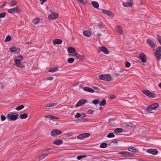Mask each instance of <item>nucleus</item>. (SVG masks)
Here are the masks:
<instances>
[{"mask_svg":"<svg viewBox=\"0 0 161 161\" xmlns=\"http://www.w3.org/2000/svg\"><path fill=\"white\" fill-rule=\"evenodd\" d=\"M81 114L80 113H77L76 115L75 116V117L76 118H78L80 117H81Z\"/></svg>","mask_w":161,"mask_h":161,"instance_id":"09e8293b","label":"nucleus"},{"mask_svg":"<svg viewBox=\"0 0 161 161\" xmlns=\"http://www.w3.org/2000/svg\"><path fill=\"white\" fill-rule=\"evenodd\" d=\"M118 141V140L117 139H114L112 140V142H111V143H117Z\"/></svg>","mask_w":161,"mask_h":161,"instance_id":"13d9d810","label":"nucleus"},{"mask_svg":"<svg viewBox=\"0 0 161 161\" xmlns=\"http://www.w3.org/2000/svg\"><path fill=\"white\" fill-rule=\"evenodd\" d=\"M11 40V37L10 35H8L5 40V42H9Z\"/></svg>","mask_w":161,"mask_h":161,"instance_id":"79ce46f5","label":"nucleus"},{"mask_svg":"<svg viewBox=\"0 0 161 161\" xmlns=\"http://www.w3.org/2000/svg\"><path fill=\"white\" fill-rule=\"evenodd\" d=\"M94 113V111L92 109H90L87 111V113L89 114H93Z\"/></svg>","mask_w":161,"mask_h":161,"instance_id":"5fc2aeb1","label":"nucleus"},{"mask_svg":"<svg viewBox=\"0 0 161 161\" xmlns=\"http://www.w3.org/2000/svg\"><path fill=\"white\" fill-rule=\"evenodd\" d=\"M58 13L54 12L51 13L48 16V18L50 20L55 19L58 17Z\"/></svg>","mask_w":161,"mask_h":161,"instance_id":"6e6552de","label":"nucleus"},{"mask_svg":"<svg viewBox=\"0 0 161 161\" xmlns=\"http://www.w3.org/2000/svg\"><path fill=\"white\" fill-rule=\"evenodd\" d=\"M124 73H119L118 72L117 73H116L115 75V76H122L123 75H124Z\"/></svg>","mask_w":161,"mask_h":161,"instance_id":"4d7b16f0","label":"nucleus"},{"mask_svg":"<svg viewBox=\"0 0 161 161\" xmlns=\"http://www.w3.org/2000/svg\"><path fill=\"white\" fill-rule=\"evenodd\" d=\"M81 118H84V117H86V114L83 113H81Z\"/></svg>","mask_w":161,"mask_h":161,"instance_id":"680f3d73","label":"nucleus"},{"mask_svg":"<svg viewBox=\"0 0 161 161\" xmlns=\"http://www.w3.org/2000/svg\"><path fill=\"white\" fill-rule=\"evenodd\" d=\"M6 14L5 12H2L0 13V18H3L5 17Z\"/></svg>","mask_w":161,"mask_h":161,"instance_id":"49530a36","label":"nucleus"},{"mask_svg":"<svg viewBox=\"0 0 161 161\" xmlns=\"http://www.w3.org/2000/svg\"><path fill=\"white\" fill-rule=\"evenodd\" d=\"M53 42L54 44H59L62 43V41L60 39L56 38L53 40Z\"/></svg>","mask_w":161,"mask_h":161,"instance_id":"aec40b11","label":"nucleus"},{"mask_svg":"<svg viewBox=\"0 0 161 161\" xmlns=\"http://www.w3.org/2000/svg\"><path fill=\"white\" fill-rule=\"evenodd\" d=\"M157 39L158 42H159L160 44L161 45V38L160 37L158 38Z\"/></svg>","mask_w":161,"mask_h":161,"instance_id":"774afa93","label":"nucleus"},{"mask_svg":"<svg viewBox=\"0 0 161 161\" xmlns=\"http://www.w3.org/2000/svg\"><path fill=\"white\" fill-rule=\"evenodd\" d=\"M129 2L124 3L123 4V6L125 7H132L133 6V3L132 0H128Z\"/></svg>","mask_w":161,"mask_h":161,"instance_id":"2eb2a0df","label":"nucleus"},{"mask_svg":"<svg viewBox=\"0 0 161 161\" xmlns=\"http://www.w3.org/2000/svg\"><path fill=\"white\" fill-rule=\"evenodd\" d=\"M99 78L100 80L109 81L112 80V77L109 74L101 75L99 76Z\"/></svg>","mask_w":161,"mask_h":161,"instance_id":"f03ea898","label":"nucleus"},{"mask_svg":"<svg viewBox=\"0 0 161 161\" xmlns=\"http://www.w3.org/2000/svg\"><path fill=\"white\" fill-rule=\"evenodd\" d=\"M115 98V96L114 95H111L109 97L110 99H113Z\"/></svg>","mask_w":161,"mask_h":161,"instance_id":"338daca9","label":"nucleus"},{"mask_svg":"<svg viewBox=\"0 0 161 161\" xmlns=\"http://www.w3.org/2000/svg\"><path fill=\"white\" fill-rule=\"evenodd\" d=\"M17 3L15 0H12L10 3V6L11 7L14 6L17 4Z\"/></svg>","mask_w":161,"mask_h":161,"instance_id":"ea45409f","label":"nucleus"},{"mask_svg":"<svg viewBox=\"0 0 161 161\" xmlns=\"http://www.w3.org/2000/svg\"><path fill=\"white\" fill-rule=\"evenodd\" d=\"M152 106L153 110H154L158 108L159 106V104L158 103H154L150 105Z\"/></svg>","mask_w":161,"mask_h":161,"instance_id":"473e14b6","label":"nucleus"},{"mask_svg":"<svg viewBox=\"0 0 161 161\" xmlns=\"http://www.w3.org/2000/svg\"><path fill=\"white\" fill-rule=\"evenodd\" d=\"M110 18H112L114 16V14L112 12L108 11V13L106 14Z\"/></svg>","mask_w":161,"mask_h":161,"instance_id":"58836bf2","label":"nucleus"},{"mask_svg":"<svg viewBox=\"0 0 161 161\" xmlns=\"http://www.w3.org/2000/svg\"><path fill=\"white\" fill-rule=\"evenodd\" d=\"M57 104L56 103H48L46 105V107L47 108L52 107L56 106Z\"/></svg>","mask_w":161,"mask_h":161,"instance_id":"c9c22d12","label":"nucleus"},{"mask_svg":"<svg viewBox=\"0 0 161 161\" xmlns=\"http://www.w3.org/2000/svg\"><path fill=\"white\" fill-rule=\"evenodd\" d=\"M59 68L57 67H55L50 68L48 71L49 72H54L58 70Z\"/></svg>","mask_w":161,"mask_h":161,"instance_id":"5701e85b","label":"nucleus"},{"mask_svg":"<svg viewBox=\"0 0 161 161\" xmlns=\"http://www.w3.org/2000/svg\"><path fill=\"white\" fill-rule=\"evenodd\" d=\"M108 146V144L105 142L102 143L100 145V147L101 148H106Z\"/></svg>","mask_w":161,"mask_h":161,"instance_id":"e433bc0d","label":"nucleus"},{"mask_svg":"<svg viewBox=\"0 0 161 161\" xmlns=\"http://www.w3.org/2000/svg\"><path fill=\"white\" fill-rule=\"evenodd\" d=\"M53 79V77H48L47 78V80H52Z\"/></svg>","mask_w":161,"mask_h":161,"instance_id":"69168bd1","label":"nucleus"},{"mask_svg":"<svg viewBox=\"0 0 161 161\" xmlns=\"http://www.w3.org/2000/svg\"><path fill=\"white\" fill-rule=\"evenodd\" d=\"M63 142V140L62 139H56L53 141V143L58 145H60Z\"/></svg>","mask_w":161,"mask_h":161,"instance_id":"6ab92c4d","label":"nucleus"},{"mask_svg":"<svg viewBox=\"0 0 161 161\" xmlns=\"http://www.w3.org/2000/svg\"><path fill=\"white\" fill-rule=\"evenodd\" d=\"M115 136V135L113 133H110L108 134L107 137L108 138H113Z\"/></svg>","mask_w":161,"mask_h":161,"instance_id":"a18cd8bd","label":"nucleus"},{"mask_svg":"<svg viewBox=\"0 0 161 161\" xmlns=\"http://www.w3.org/2000/svg\"><path fill=\"white\" fill-rule=\"evenodd\" d=\"M91 3L92 5L96 8H98L99 6V3L97 2L92 1Z\"/></svg>","mask_w":161,"mask_h":161,"instance_id":"c85d7f7f","label":"nucleus"},{"mask_svg":"<svg viewBox=\"0 0 161 161\" xmlns=\"http://www.w3.org/2000/svg\"><path fill=\"white\" fill-rule=\"evenodd\" d=\"M124 69H121L119 71H118V72L119 73H124Z\"/></svg>","mask_w":161,"mask_h":161,"instance_id":"e2e57ef3","label":"nucleus"},{"mask_svg":"<svg viewBox=\"0 0 161 161\" xmlns=\"http://www.w3.org/2000/svg\"><path fill=\"white\" fill-rule=\"evenodd\" d=\"M28 117V114L27 113H24L21 114L19 116V117L21 119H25Z\"/></svg>","mask_w":161,"mask_h":161,"instance_id":"2f4dec72","label":"nucleus"},{"mask_svg":"<svg viewBox=\"0 0 161 161\" xmlns=\"http://www.w3.org/2000/svg\"><path fill=\"white\" fill-rule=\"evenodd\" d=\"M40 21V19L39 18H35L34 19L33 22L35 24H37Z\"/></svg>","mask_w":161,"mask_h":161,"instance_id":"c03bdc74","label":"nucleus"},{"mask_svg":"<svg viewBox=\"0 0 161 161\" xmlns=\"http://www.w3.org/2000/svg\"><path fill=\"white\" fill-rule=\"evenodd\" d=\"M102 12L104 14H105L106 15V14L108 13V11L106 10L105 9H102Z\"/></svg>","mask_w":161,"mask_h":161,"instance_id":"bf43d9fd","label":"nucleus"},{"mask_svg":"<svg viewBox=\"0 0 161 161\" xmlns=\"http://www.w3.org/2000/svg\"><path fill=\"white\" fill-rule=\"evenodd\" d=\"M139 58L141 60L142 62L143 63H145L147 61V57L144 53L140 54L139 56Z\"/></svg>","mask_w":161,"mask_h":161,"instance_id":"ddd939ff","label":"nucleus"},{"mask_svg":"<svg viewBox=\"0 0 161 161\" xmlns=\"http://www.w3.org/2000/svg\"><path fill=\"white\" fill-rule=\"evenodd\" d=\"M91 134L89 133H84L79 135L77 136V138L82 139L84 138L90 136Z\"/></svg>","mask_w":161,"mask_h":161,"instance_id":"9d476101","label":"nucleus"},{"mask_svg":"<svg viewBox=\"0 0 161 161\" xmlns=\"http://www.w3.org/2000/svg\"><path fill=\"white\" fill-rule=\"evenodd\" d=\"M47 0H40V1L41 2L40 3L41 4H43L44 3V2H46Z\"/></svg>","mask_w":161,"mask_h":161,"instance_id":"0e129e2a","label":"nucleus"},{"mask_svg":"<svg viewBox=\"0 0 161 161\" xmlns=\"http://www.w3.org/2000/svg\"><path fill=\"white\" fill-rule=\"evenodd\" d=\"M80 121L81 122H85L87 121L88 119H87L84 118H80Z\"/></svg>","mask_w":161,"mask_h":161,"instance_id":"8fccbe9b","label":"nucleus"},{"mask_svg":"<svg viewBox=\"0 0 161 161\" xmlns=\"http://www.w3.org/2000/svg\"><path fill=\"white\" fill-rule=\"evenodd\" d=\"M123 130V129L121 128H118L115 129L114 132L115 134H118L122 132Z\"/></svg>","mask_w":161,"mask_h":161,"instance_id":"cd10ccee","label":"nucleus"},{"mask_svg":"<svg viewBox=\"0 0 161 161\" xmlns=\"http://www.w3.org/2000/svg\"><path fill=\"white\" fill-rule=\"evenodd\" d=\"M19 114L15 113H12L8 114L7 115V117L10 121H14L18 118Z\"/></svg>","mask_w":161,"mask_h":161,"instance_id":"f257e3e1","label":"nucleus"},{"mask_svg":"<svg viewBox=\"0 0 161 161\" xmlns=\"http://www.w3.org/2000/svg\"><path fill=\"white\" fill-rule=\"evenodd\" d=\"M8 12L10 13L14 14L15 13H20L21 12V10L18 7L12 8L9 9L8 10Z\"/></svg>","mask_w":161,"mask_h":161,"instance_id":"423d86ee","label":"nucleus"},{"mask_svg":"<svg viewBox=\"0 0 161 161\" xmlns=\"http://www.w3.org/2000/svg\"><path fill=\"white\" fill-rule=\"evenodd\" d=\"M99 52H102L106 54L109 53L108 49L104 46H102L99 47Z\"/></svg>","mask_w":161,"mask_h":161,"instance_id":"dca6fc26","label":"nucleus"},{"mask_svg":"<svg viewBox=\"0 0 161 161\" xmlns=\"http://www.w3.org/2000/svg\"><path fill=\"white\" fill-rule=\"evenodd\" d=\"M99 100L98 99H94L92 102V103L95 105H97L99 103Z\"/></svg>","mask_w":161,"mask_h":161,"instance_id":"4c0bfd02","label":"nucleus"},{"mask_svg":"<svg viewBox=\"0 0 161 161\" xmlns=\"http://www.w3.org/2000/svg\"><path fill=\"white\" fill-rule=\"evenodd\" d=\"M71 56L75 57L76 59H80L82 60L84 58V55H80L77 53H75L74 54L72 55Z\"/></svg>","mask_w":161,"mask_h":161,"instance_id":"4468645a","label":"nucleus"},{"mask_svg":"<svg viewBox=\"0 0 161 161\" xmlns=\"http://www.w3.org/2000/svg\"><path fill=\"white\" fill-rule=\"evenodd\" d=\"M147 42L152 48H154L156 46L154 42L150 39H147Z\"/></svg>","mask_w":161,"mask_h":161,"instance_id":"f3484780","label":"nucleus"},{"mask_svg":"<svg viewBox=\"0 0 161 161\" xmlns=\"http://www.w3.org/2000/svg\"><path fill=\"white\" fill-rule=\"evenodd\" d=\"M84 91L91 93L94 92L95 91L91 87H85L83 88Z\"/></svg>","mask_w":161,"mask_h":161,"instance_id":"a211bd4d","label":"nucleus"},{"mask_svg":"<svg viewBox=\"0 0 161 161\" xmlns=\"http://www.w3.org/2000/svg\"><path fill=\"white\" fill-rule=\"evenodd\" d=\"M161 47H157L154 53L157 60H159L161 58Z\"/></svg>","mask_w":161,"mask_h":161,"instance_id":"7ed1b4c3","label":"nucleus"},{"mask_svg":"<svg viewBox=\"0 0 161 161\" xmlns=\"http://www.w3.org/2000/svg\"><path fill=\"white\" fill-rule=\"evenodd\" d=\"M87 102V100L86 99H81L79 100L77 103L76 104V107H78L81 105H82Z\"/></svg>","mask_w":161,"mask_h":161,"instance_id":"9b49d317","label":"nucleus"},{"mask_svg":"<svg viewBox=\"0 0 161 161\" xmlns=\"http://www.w3.org/2000/svg\"><path fill=\"white\" fill-rule=\"evenodd\" d=\"M14 61L15 64L18 67L20 68H23L25 67V65L23 63L21 62V60L19 59H18L17 57H15L14 58Z\"/></svg>","mask_w":161,"mask_h":161,"instance_id":"0eeeda50","label":"nucleus"},{"mask_svg":"<svg viewBox=\"0 0 161 161\" xmlns=\"http://www.w3.org/2000/svg\"><path fill=\"white\" fill-rule=\"evenodd\" d=\"M62 133V131L61 130H58L57 129H54L51 131L50 134L53 136H56Z\"/></svg>","mask_w":161,"mask_h":161,"instance_id":"1a4fd4ad","label":"nucleus"},{"mask_svg":"<svg viewBox=\"0 0 161 161\" xmlns=\"http://www.w3.org/2000/svg\"><path fill=\"white\" fill-rule=\"evenodd\" d=\"M49 154V153H42L38 158L39 160H40L43 159L46 157Z\"/></svg>","mask_w":161,"mask_h":161,"instance_id":"bb28decb","label":"nucleus"},{"mask_svg":"<svg viewBox=\"0 0 161 161\" xmlns=\"http://www.w3.org/2000/svg\"><path fill=\"white\" fill-rule=\"evenodd\" d=\"M6 117L4 115H2L1 116V120L2 121H4L6 119Z\"/></svg>","mask_w":161,"mask_h":161,"instance_id":"864d4df0","label":"nucleus"},{"mask_svg":"<svg viewBox=\"0 0 161 161\" xmlns=\"http://www.w3.org/2000/svg\"><path fill=\"white\" fill-rule=\"evenodd\" d=\"M45 117L48 118H49V119H59V118H58L57 117H55L53 115H46L45 116Z\"/></svg>","mask_w":161,"mask_h":161,"instance_id":"7c9ffc66","label":"nucleus"},{"mask_svg":"<svg viewBox=\"0 0 161 161\" xmlns=\"http://www.w3.org/2000/svg\"><path fill=\"white\" fill-rule=\"evenodd\" d=\"M86 156L85 155H81L78 156L77 157V159L78 160H80L83 158L86 157Z\"/></svg>","mask_w":161,"mask_h":161,"instance_id":"37998d69","label":"nucleus"},{"mask_svg":"<svg viewBox=\"0 0 161 161\" xmlns=\"http://www.w3.org/2000/svg\"><path fill=\"white\" fill-rule=\"evenodd\" d=\"M99 32L98 31V29L97 28H94L93 30V33L96 36H97L99 37H100L101 35V34L98 33Z\"/></svg>","mask_w":161,"mask_h":161,"instance_id":"393cba45","label":"nucleus"},{"mask_svg":"<svg viewBox=\"0 0 161 161\" xmlns=\"http://www.w3.org/2000/svg\"><path fill=\"white\" fill-rule=\"evenodd\" d=\"M18 48L14 46H13L11 47L10 48L9 51L11 53H15L16 52L17 53H19V51L17 52Z\"/></svg>","mask_w":161,"mask_h":161,"instance_id":"b1692460","label":"nucleus"},{"mask_svg":"<svg viewBox=\"0 0 161 161\" xmlns=\"http://www.w3.org/2000/svg\"><path fill=\"white\" fill-rule=\"evenodd\" d=\"M135 126V125L132 123H130L128 124L125 125V127L128 129H130L131 128Z\"/></svg>","mask_w":161,"mask_h":161,"instance_id":"c756f323","label":"nucleus"},{"mask_svg":"<svg viewBox=\"0 0 161 161\" xmlns=\"http://www.w3.org/2000/svg\"><path fill=\"white\" fill-rule=\"evenodd\" d=\"M146 110L147 111H152L153 110V108H152V106L150 105L147 106V108Z\"/></svg>","mask_w":161,"mask_h":161,"instance_id":"603ef678","label":"nucleus"},{"mask_svg":"<svg viewBox=\"0 0 161 161\" xmlns=\"http://www.w3.org/2000/svg\"><path fill=\"white\" fill-rule=\"evenodd\" d=\"M142 92L147 96L150 98H154L156 97L155 94L151 92L150 91L147 90H143L142 91Z\"/></svg>","mask_w":161,"mask_h":161,"instance_id":"39448f33","label":"nucleus"},{"mask_svg":"<svg viewBox=\"0 0 161 161\" xmlns=\"http://www.w3.org/2000/svg\"><path fill=\"white\" fill-rule=\"evenodd\" d=\"M50 150H51V149L47 148L46 149H44L43 151V152L45 153L49 151Z\"/></svg>","mask_w":161,"mask_h":161,"instance_id":"052dcab7","label":"nucleus"},{"mask_svg":"<svg viewBox=\"0 0 161 161\" xmlns=\"http://www.w3.org/2000/svg\"><path fill=\"white\" fill-rule=\"evenodd\" d=\"M99 104L100 106H104L106 104V100L105 99H103L102 101H99Z\"/></svg>","mask_w":161,"mask_h":161,"instance_id":"72a5a7b5","label":"nucleus"},{"mask_svg":"<svg viewBox=\"0 0 161 161\" xmlns=\"http://www.w3.org/2000/svg\"><path fill=\"white\" fill-rule=\"evenodd\" d=\"M147 152L149 153L152 154L153 155H156L158 153L157 150L153 148H150L147 150Z\"/></svg>","mask_w":161,"mask_h":161,"instance_id":"f8f14e48","label":"nucleus"},{"mask_svg":"<svg viewBox=\"0 0 161 161\" xmlns=\"http://www.w3.org/2000/svg\"><path fill=\"white\" fill-rule=\"evenodd\" d=\"M117 32H118L120 34H122L123 33L122 27L119 26H117Z\"/></svg>","mask_w":161,"mask_h":161,"instance_id":"f704fd0d","label":"nucleus"},{"mask_svg":"<svg viewBox=\"0 0 161 161\" xmlns=\"http://www.w3.org/2000/svg\"><path fill=\"white\" fill-rule=\"evenodd\" d=\"M25 106L23 105H21L19 106H18L15 109L18 111H19L21 110V109H23L24 108Z\"/></svg>","mask_w":161,"mask_h":161,"instance_id":"a19ab883","label":"nucleus"},{"mask_svg":"<svg viewBox=\"0 0 161 161\" xmlns=\"http://www.w3.org/2000/svg\"><path fill=\"white\" fill-rule=\"evenodd\" d=\"M68 53H75L76 50L75 49L72 47H69L68 49Z\"/></svg>","mask_w":161,"mask_h":161,"instance_id":"412c9836","label":"nucleus"},{"mask_svg":"<svg viewBox=\"0 0 161 161\" xmlns=\"http://www.w3.org/2000/svg\"><path fill=\"white\" fill-rule=\"evenodd\" d=\"M83 34L87 37H90L92 35V33L89 31L86 30L83 32Z\"/></svg>","mask_w":161,"mask_h":161,"instance_id":"a878e982","label":"nucleus"},{"mask_svg":"<svg viewBox=\"0 0 161 161\" xmlns=\"http://www.w3.org/2000/svg\"><path fill=\"white\" fill-rule=\"evenodd\" d=\"M74 61V59L73 58H69L68 59V62L69 63H72Z\"/></svg>","mask_w":161,"mask_h":161,"instance_id":"de8ad7c7","label":"nucleus"},{"mask_svg":"<svg viewBox=\"0 0 161 161\" xmlns=\"http://www.w3.org/2000/svg\"><path fill=\"white\" fill-rule=\"evenodd\" d=\"M119 154L124 155V157L125 158H131L135 157V155L134 153H131L123 151L120 152Z\"/></svg>","mask_w":161,"mask_h":161,"instance_id":"20e7f679","label":"nucleus"},{"mask_svg":"<svg viewBox=\"0 0 161 161\" xmlns=\"http://www.w3.org/2000/svg\"><path fill=\"white\" fill-rule=\"evenodd\" d=\"M128 150L130 151L131 152L135 153V152H138L139 151L138 150L136 149V148L132 147H130L128 149Z\"/></svg>","mask_w":161,"mask_h":161,"instance_id":"4be33fe9","label":"nucleus"},{"mask_svg":"<svg viewBox=\"0 0 161 161\" xmlns=\"http://www.w3.org/2000/svg\"><path fill=\"white\" fill-rule=\"evenodd\" d=\"M77 1L83 5H85L86 2H85L83 0H77Z\"/></svg>","mask_w":161,"mask_h":161,"instance_id":"6e6d98bb","label":"nucleus"},{"mask_svg":"<svg viewBox=\"0 0 161 161\" xmlns=\"http://www.w3.org/2000/svg\"><path fill=\"white\" fill-rule=\"evenodd\" d=\"M131 65V64L129 62L127 61L125 64V66L127 68L129 67Z\"/></svg>","mask_w":161,"mask_h":161,"instance_id":"3c124183","label":"nucleus"}]
</instances>
